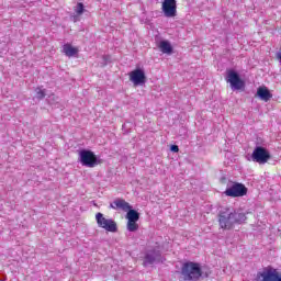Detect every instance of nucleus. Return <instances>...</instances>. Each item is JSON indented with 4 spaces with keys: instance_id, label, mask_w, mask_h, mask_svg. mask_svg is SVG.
<instances>
[{
    "instance_id": "1",
    "label": "nucleus",
    "mask_w": 281,
    "mask_h": 281,
    "mask_svg": "<svg viewBox=\"0 0 281 281\" xmlns=\"http://www.w3.org/2000/svg\"><path fill=\"white\" fill-rule=\"evenodd\" d=\"M247 221V215L240 211L223 209L218 214L221 229H233L234 225H240Z\"/></svg>"
},
{
    "instance_id": "2",
    "label": "nucleus",
    "mask_w": 281,
    "mask_h": 281,
    "mask_svg": "<svg viewBox=\"0 0 281 281\" xmlns=\"http://www.w3.org/2000/svg\"><path fill=\"white\" fill-rule=\"evenodd\" d=\"M181 273L186 281H196L201 278V266L199 263H194L192 261L186 262L182 266Z\"/></svg>"
},
{
    "instance_id": "3",
    "label": "nucleus",
    "mask_w": 281,
    "mask_h": 281,
    "mask_svg": "<svg viewBox=\"0 0 281 281\" xmlns=\"http://www.w3.org/2000/svg\"><path fill=\"white\" fill-rule=\"evenodd\" d=\"M79 160L86 168H95L100 164V159L91 150L82 149L79 151Z\"/></svg>"
},
{
    "instance_id": "4",
    "label": "nucleus",
    "mask_w": 281,
    "mask_h": 281,
    "mask_svg": "<svg viewBox=\"0 0 281 281\" xmlns=\"http://www.w3.org/2000/svg\"><path fill=\"white\" fill-rule=\"evenodd\" d=\"M95 220L98 226L101 227L102 229H105V232H117V223H115V221H113L112 218L104 217V214L97 213Z\"/></svg>"
},
{
    "instance_id": "5",
    "label": "nucleus",
    "mask_w": 281,
    "mask_h": 281,
    "mask_svg": "<svg viewBox=\"0 0 281 281\" xmlns=\"http://www.w3.org/2000/svg\"><path fill=\"white\" fill-rule=\"evenodd\" d=\"M257 279L261 281H281L280 272L276 268L267 267L262 272L257 273Z\"/></svg>"
},
{
    "instance_id": "6",
    "label": "nucleus",
    "mask_w": 281,
    "mask_h": 281,
    "mask_svg": "<svg viewBox=\"0 0 281 281\" xmlns=\"http://www.w3.org/2000/svg\"><path fill=\"white\" fill-rule=\"evenodd\" d=\"M251 159L256 164H267V161L271 159V155L267 149H265V147L258 146L254 149Z\"/></svg>"
},
{
    "instance_id": "7",
    "label": "nucleus",
    "mask_w": 281,
    "mask_h": 281,
    "mask_svg": "<svg viewBox=\"0 0 281 281\" xmlns=\"http://www.w3.org/2000/svg\"><path fill=\"white\" fill-rule=\"evenodd\" d=\"M226 81L229 82L232 89L240 90L245 87V81L240 79V76L235 70H228Z\"/></svg>"
},
{
    "instance_id": "8",
    "label": "nucleus",
    "mask_w": 281,
    "mask_h": 281,
    "mask_svg": "<svg viewBox=\"0 0 281 281\" xmlns=\"http://www.w3.org/2000/svg\"><path fill=\"white\" fill-rule=\"evenodd\" d=\"M161 10L167 19L177 16V0H164Z\"/></svg>"
},
{
    "instance_id": "9",
    "label": "nucleus",
    "mask_w": 281,
    "mask_h": 281,
    "mask_svg": "<svg viewBox=\"0 0 281 281\" xmlns=\"http://www.w3.org/2000/svg\"><path fill=\"white\" fill-rule=\"evenodd\" d=\"M159 260H161V252L159 250H148L145 254L143 267H150L155 262H159Z\"/></svg>"
},
{
    "instance_id": "10",
    "label": "nucleus",
    "mask_w": 281,
    "mask_h": 281,
    "mask_svg": "<svg viewBox=\"0 0 281 281\" xmlns=\"http://www.w3.org/2000/svg\"><path fill=\"white\" fill-rule=\"evenodd\" d=\"M130 80L135 85V87H139V85L146 83V72L143 69H135L130 72Z\"/></svg>"
},
{
    "instance_id": "11",
    "label": "nucleus",
    "mask_w": 281,
    "mask_h": 281,
    "mask_svg": "<svg viewBox=\"0 0 281 281\" xmlns=\"http://www.w3.org/2000/svg\"><path fill=\"white\" fill-rule=\"evenodd\" d=\"M226 196H245L247 194V189L245 184L235 183L231 188L226 189L225 191Z\"/></svg>"
},
{
    "instance_id": "12",
    "label": "nucleus",
    "mask_w": 281,
    "mask_h": 281,
    "mask_svg": "<svg viewBox=\"0 0 281 281\" xmlns=\"http://www.w3.org/2000/svg\"><path fill=\"white\" fill-rule=\"evenodd\" d=\"M110 207L112 210H122V212H128L133 206L124 199H116L111 204Z\"/></svg>"
},
{
    "instance_id": "13",
    "label": "nucleus",
    "mask_w": 281,
    "mask_h": 281,
    "mask_svg": "<svg viewBox=\"0 0 281 281\" xmlns=\"http://www.w3.org/2000/svg\"><path fill=\"white\" fill-rule=\"evenodd\" d=\"M257 95L260 98V100H263V102H269V100L273 98V94H271L267 87H259L257 90Z\"/></svg>"
},
{
    "instance_id": "14",
    "label": "nucleus",
    "mask_w": 281,
    "mask_h": 281,
    "mask_svg": "<svg viewBox=\"0 0 281 281\" xmlns=\"http://www.w3.org/2000/svg\"><path fill=\"white\" fill-rule=\"evenodd\" d=\"M63 53H64L65 56H67L68 58H71V57L78 55V48H77V47H74L71 44H64V45H63Z\"/></svg>"
},
{
    "instance_id": "15",
    "label": "nucleus",
    "mask_w": 281,
    "mask_h": 281,
    "mask_svg": "<svg viewBox=\"0 0 281 281\" xmlns=\"http://www.w3.org/2000/svg\"><path fill=\"white\" fill-rule=\"evenodd\" d=\"M158 47L162 54H172V45L168 41H161Z\"/></svg>"
},
{
    "instance_id": "16",
    "label": "nucleus",
    "mask_w": 281,
    "mask_h": 281,
    "mask_svg": "<svg viewBox=\"0 0 281 281\" xmlns=\"http://www.w3.org/2000/svg\"><path fill=\"white\" fill-rule=\"evenodd\" d=\"M125 218H127V221L137 223V221H139V212L133 210L132 207L131 210L127 211Z\"/></svg>"
},
{
    "instance_id": "17",
    "label": "nucleus",
    "mask_w": 281,
    "mask_h": 281,
    "mask_svg": "<svg viewBox=\"0 0 281 281\" xmlns=\"http://www.w3.org/2000/svg\"><path fill=\"white\" fill-rule=\"evenodd\" d=\"M139 229V225L137 222H132L127 220V232H137Z\"/></svg>"
},
{
    "instance_id": "18",
    "label": "nucleus",
    "mask_w": 281,
    "mask_h": 281,
    "mask_svg": "<svg viewBox=\"0 0 281 281\" xmlns=\"http://www.w3.org/2000/svg\"><path fill=\"white\" fill-rule=\"evenodd\" d=\"M75 12L78 16L85 13V4L82 2L77 3Z\"/></svg>"
},
{
    "instance_id": "19",
    "label": "nucleus",
    "mask_w": 281,
    "mask_h": 281,
    "mask_svg": "<svg viewBox=\"0 0 281 281\" xmlns=\"http://www.w3.org/2000/svg\"><path fill=\"white\" fill-rule=\"evenodd\" d=\"M36 98L38 100H43V98H45V90L41 89V88H37L36 89Z\"/></svg>"
},
{
    "instance_id": "20",
    "label": "nucleus",
    "mask_w": 281,
    "mask_h": 281,
    "mask_svg": "<svg viewBox=\"0 0 281 281\" xmlns=\"http://www.w3.org/2000/svg\"><path fill=\"white\" fill-rule=\"evenodd\" d=\"M170 150H171L172 153H179V146L172 145L171 148H170Z\"/></svg>"
},
{
    "instance_id": "21",
    "label": "nucleus",
    "mask_w": 281,
    "mask_h": 281,
    "mask_svg": "<svg viewBox=\"0 0 281 281\" xmlns=\"http://www.w3.org/2000/svg\"><path fill=\"white\" fill-rule=\"evenodd\" d=\"M276 58L279 60V63H281V52H278L276 54Z\"/></svg>"
}]
</instances>
